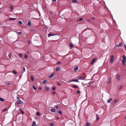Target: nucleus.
<instances>
[{
  "mask_svg": "<svg viewBox=\"0 0 126 126\" xmlns=\"http://www.w3.org/2000/svg\"><path fill=\"white\" fill-rule=\"evenodd\" d=\"M17 99H18L19 100H20V98H19V97H17Z\"/></svg>",
  "mask_w": 126,
  "mask_h": 126,
  "instance_id": "864d4df0",
  "label": "nucleus"
},
{
  "mask_svg": "<svg viewBox=\"0 0 126 126\" xmlns=\"http://www.w3.org/2000/svg\"><path fill=\"white\" fill-rule=\"evenodd\" d=\"M23 72H24L25 71V68L24 67H23Z\"/></svg>",
  "mask_w": 126,
  "mask_h": 126,
  "instance_id": "7c9ffc66",
  "label": "nucleus"
},
{
  "mask_svg": "<svg viewBox=\"0 0 126 126\" xmlns=\"http://www.w3.org/2000/svg\"><path fill=\"white\" fill-rule=\"evenodd\" d=\"M94 19V17L92 18V19L93 20Z\"/></svg>",
  "mask_w": 126,
  "mask_h": 126,
  "instance_id": "052dcab7",
  "label": "nucleus"
},
{
  "mask_svg": "<svg viewBox=\"0 0 126 126\" xmlns=\"http://www.w3.org/2000/svg\"><path fill=\"white\" fill-rule=\"evenodd\" d=\"M73 46V44L72 43L70 44H69V47L71 48H72Z\"/></svg>",
  "mask_w": 126,
  "mask_h": 126,
  "instance_id": "a211bd4d",
  "label": "nucleus"
},
{
  "mask_svg": "<svg viewBox=\"0 0 126 126\" xmlns=\"http://www.w3.org/2000/svg\"><path fill=\"white\" fill-rule=\"evenodd\" d=\"M61 68V67H58L56 69V71H57L59 70H60Z\"/></svg>",
  "mask_w": 126,
  "mask_h": 126,
  "instance_id": "f3484780",
  "label": "nucleus"
},
{
  "mask_svg": "<svg viewBox=\"0 0 126 126\" xmlns=\"http://www.w3.org/2000/svg\"><path fill=\"white\" fill-rule=\"evenodd\" d=\"M20 110L22 114H23L24 113V111H23L22 109H20Z\"/></svg>",
  "mask_w": 126,
  "mask_h": 126,
  "instance_id": "5701e85b",
  "label": "nucleus"
},
{
  "mask_svg": "<svg viewBox=\"0 0 126 126\" xmlns=\"http://www.w3.org/2000/svg\"><path fill=\"white\" fill-rule=\"evenodd\" d=\"M45 88L46 90L47 91L49 89V87L48 86H46L45 87Z\"/></svg>",
  "mask_w": 126,
  "mask_h": 126,
  "instance_id": "6ab92c4d",
  "label": "nucleus"
},
{
  "mask_svg": "<svg viewBox=\"0 0 126 126\" xmlns=\"http://www.w3.org/2000/svg\"><path fill=\"white\" fill-rule=\"evenodd\" d=\"M72 81L73 82H79V81L78 79H72Z\"/></svg>",
  "mask_w": 126,
  "mask_h": 126,
  "instance_id": "9d476101",
  "label": "nucleus"
},
{
  "mask_svg": "<svg viewBox=\"0 0 126 126\" xmlns=\"http://www.w3.org/2000/svg\"><path fill=\"white\" fill-rule=\"evenodd\" d=\"M10 84V83H7V85H9Z\"/></svg>",
  "mask_w": 126,
  "mask_h": 126,
  "instance_id": "3c124183",
  "label": "nucleus"
},
{
  "mask_svg": "<svg viewBox=\"0 0 126 126\" xmlns=\"http://www.w3.org/2000/svg\"><path fill=\"white\" fill-rule=\"evenodd\" d=\"M54 73H52L49 76V77L50 78H51L54 76Z\"/></svg>",
  "mask_w": 126,
  "mask_h": 126,
  "instance_id": "39448f33",
  "label": "nucleus"
},
{
  "mask_svg": "<svg viewBox=\"0 0 126 126\" xmlns=\"http://www.w3.org/2000/svg\"><path fill=\"white\" fill-rule=\"evenodd\" d=\"M32 126H37L35 121H34L33 122V123L32 124Z\"/></svg>",
  "mask_w": 126,
  "mask_h": 126,
  "instance_id": "0eeeda50",
  "label": "nucleus"
},
{
  "mask_svg": "<svg viewBox=\"0 0 126 126\" xmlns=\"http://www.w3.org/2000/svg\"><path fill=\"white\" fill-rule=\"evenodd\" d=\"M123 45V44L122 43H120L118 45H117L116 46V47H119L121 46H122Z\"/></svg>",
  "mask_w": 126,
  "mask_h": 126,
  "instance_id": "9b49d317",
  "label": "nucleus"
},
{
  "mask_svg": "<svg viewBox=\"0 0 126 126\" xmlns=\"http://www.w3.org/2000/svg\"><path fill=\"white\" fill-rule=\"evenodd\" d=\"M29 42H29H29H28V43H29Z\"/></svg>",
  "mask_w": 126,
  "mask_h": 126,
  "instance_id": "69168bd1",
  "label": "nucleus"
},
{
  "mask_svg": "<svg viewBox=\"0 0 126 126\" xmlns=\"http://www.w3.org/2000/svg\"><path fill=\"white\" fill-rule=\"evenodd\" d=\"M125 119H126V115L125 116Z\"/></svg>",
  "mask_w": 126,
  "mask_h": 126,
  "instance_id": "680f3d73",
  "label": "nucleus"
},
{
  "mask_svg": "<svg viewBox=\"0 0 126 126\" xmlns=\"http://www.w3.org/2000/svg\"><path fill=\"white\" fill-rule=\"evenodd\" d=\"M112 98H110L108 100L107 102L108 103H110L112 100Z\"/></svg>",
  "mask_w": 126,
  "mask_h": 126,
  "instance_id": "f8f14e48",
  "label": "nucleus"
},
{
  "mask_svg": "<svg viewBox=\"0 0 126 126\" xmlns=\"http://www.w3.org/2000/svg\"><path fill=\"white\" fill-rule=\"evenodd\" d=\"M21 102H22V101L20 100H18V101L17 102V103L18 104H20L21 103Z\"/></svg>",
  "mask_w": 126,
  "mask_h": 126,
  "instance_id": "2eb2a0df",
  "label": "nucleus"
},
{
  "mask_svg": "<svg viewBox=\"0 0 126 126\" xmlns=\"http://www.w3.org/2000/svg\"><path fill=\"white\" fill-rule=\"evenodd\" d=\"M83 20V18H80L79 19V21H80Z\"/></svg>",
  "mask_w": 126,
  "mask_h": 126,
  "instance_id": "e433bc0d",
  "label": "nucleus"
},
{
  "mask_svg": "<svg viewBox=\"0 0 126 126\" xmlns=\"http://www.w3.org/2000/svg\"><path fill=\"white\" fill-rule=\"evenodd\" d=\"M124 46L125 47V48L126 49V46L125 44L124 45Z\"/></svg>",
  "mask_w": 126,
  "mask_h": 126,
  "instance_id": "5fc2aeb1",
  "label": "nucleus"
},
{
  "mask_svg": "<svg viewBox=\"0 0 126 126\" xmlns=\"http://www.w3.org/2000/svg\"><path fill=\"white\" fill-rule=\"evenodd\" d=\"M55 87H53L52 89V90H53V91H54L55 90Z\"/></svg>",
  "mask_w": 126,
  "mask_h": 126,
  "instance_id": "58836bf2",
  "label": "nucleus"
},
{
  "mask_svg": "<svg viewBox=\"0 0 126 126\" xmlns=\"http://www.w3.org/2000/svg\"><path fill=\"white\" fill-rule=\"evenodd\" d=\"M96 118L97 121H98L99 119V118L98 116V115L97 114H96Z\"/></svg>",
  "mask_w": 126,
  "mask_h": 126,
  "instance_id": "412c9836",
  "label": "nucleus"
},
{
  "mask_svg": "<svg viewBox=\"0 0 126 126\" xmlns=\"http://www.w3.org/2000/svg\"><path fill=\"white\" fill-rule=\"evenodd\" d=\"M33 80H34L33 77H32V81H33Z\"/></svg>",
  "mask_w": 126,
  "mask_h": 126,
  "instance_id": "8fccbe9b",
  "label": "nucleus"
},
{
  "mask_svg": "<svg viewBox=\"0 0 126 126\" xmlns=\"http://www.w3.org/2000/svg\"><path fill=\"white\" fill-rule=\"evenodd\" d=\"M72 87L75 89L76 88H78L79 89V87H78L76 85H73L72 86Z\"/></svg>",
  "mask_w": 126,
  "mask_h": 126,
  "instance_id": "aec40b11",
  "label": "nucleus"
},
{
  "mask_svg": "<svg viewBox=\"0 0 126 126\" xmlns=\"http://www.w3.org/2000/svg\"><path fill=\"white\" fill-rule=\"evenodd\" d=\"M47 82V81L46 80H44L43 81V83H45Z\"/></svg>",
  "mask_w": 126,
  "mask_h": 126,
  "instance_id": "f704fd0d",
  "label": "nucleus"
},
{
  "mask_svg": "<svg viewBox=\"0 0 126 126\" xmlns=\"http://www.w3.org/2000/svg\"><path fill=\"white\" fill-rule=\"evenodd\" d=\"M90 124L89 123H87L86 124V126H89V125Z\"/></svg>",
  "mask_w": 126,
  "mask_h": 126,
  "instance_id": "473e14b6",
  "label": "nucleus"
},
{
  "mask_svg": "<svg viewBox=\"0 0 126 126\" xmlns=\"http://www.w3.org/2000/svg\"><path fill=\"white\" fill-rule=\"evenodd\" d=\"M77 93L78 94H79L80 93V92L79 91H77Z\"/></svg>",
  "mask_w": 126,
  "mask_h": 126,
  "instance_id": "37998d69",
  "label": "nucleus"
},
{
  "mask_svg": "<svg viewBox=\"0 0 126 126\" xmlns=\"http://www.w3.org/2000/svg\"><path fill=\"white\" fill-rule=\"evenodd\" d=\"M12 72L14 74H17V72L14 70H13Z\"/></svg>",
  "mask_w": 126,
  "mask_h": 126,
  "instance_id": "b1692460",
  "label": "nucleus"
},
{
  "mask_svg": "<svg viewBox=\"0 0 126 126\" xmlns=\"http://www.w3.org/2000/svg\"><path fill=\"white\" fill-rule=\"evenodd\" d=\"M27 55H25V59H26L27 58Z\"/></svg>",
  "mask_w": 126,
  "mask_h": 126,
  "instance_id": "a19ab883",
  "label": "nucleus"
},
{
  "mask_svg": "<svg viewBox=\"0 0 126 126\" xmlns=\"http://www.w3.org/2000/svg\"><path fill=\"white\" fill-rule=\"evenodd\" d=\"M57 119H59V118H58V117H57Z\"/></svg>",
  "mask_w": 126,
  "mask_h": 126,
  "instance_id": "bf43d9fd",
  "label": "nucleus"
},
{
  "mask_svg": "<svg viewBox=\"0 0 126 126\" xmlns=\"http://www.w3.org/2000/svg\"><path fill=\"white\" fill-rule=\"evenodd\" d=\"M51 36H52V34H51V33H49L48 35V37H49Z\"/></svg>",
  "mask_w": 126,
  "mask_h": 126,
  "instance_id": "393cba45",
  "label": "nucleus"
},
{
  "mask_svg": "<svg viewBox=\"0 0 126 126\" xmlns=\"http://www.w3.org/2000/svg\"><path fill=\"white\" fill-rule=\"evenodd\" d=\"M123 86L122 85H121L119 88V89H121L123 87Z\"/></svg>",
  "mask_w": 126,
  "mask_h": 126,
  "instance_id": "79ce46f5",
  "label": "nucleus"
},
{
  "mask_svg": "<svg viewBox=\"0 0 126 126\" xmlns=\"http://www.w3.org/2000/svg\"><path fill=\"white\" fill-rule=\"evenodd\" d=\"M118 101V100L117 99H115L114 101V103H115L117 102Z\"/></svg>",
  "mask_w": 126,
  "mask_h": 126,
  "instance_id": "4be33fe9",
  "label": "nucleus"
},
{
  "mask_svg": "<svg viewBox=\"0 0 126 126\" xmlns=\"http://www.w3.org/2000/svg\"><path fill=\"white\" fill-rule=\"evenodd\" d=\"M123 60L122 61V63L123 64L125 65V62L126 61V57L125 55L123 56Z\"/></svg>",
  "mask_w": 126,
  "mask_h": 126,
  "instance_id": "f257e3e1",
  "label": "nucleus"
},
{
  "mask_svg": "<svg viewBox=\"0 0 126 126\" xmlns=\"http://www.w3.org/2000/svg\"><path fill=\"white\" fill-rule=\"evenodd\" d=\"M72 81H72V80H69V81L68 82V83H70V82H72Z\"/></svg>",
  "mask_w": 126,
  "mask_h": 126,
  "instance_id": "c03bdc74",
  "label": "nucleus"
},
{
  "mask_svg": "<svg viewBox=\"0 0 126 126\" xmlns=\"http://www.w3.org/2000/svg\"><path fill=\"white\" fill-rule=\"evenodd\" d=\"M54 125V124L53 123H51L50 125V126H53Z\"/></svg>",
  "mask_w": 126,
  "mask_h": 126,
  "instance_id": "72a5a7b5",
  "label": "nucleus"
},
{
  "mask_svg": "<svg viewBox=\"0 0 126 126\" xmlns=\"http://www.w3.org/2000/svg\"><path fill=\"white\" fill-rule=\"evenodd\" d=\"M50 111L54 113L55 111V110L54 109H52L50 110Z\"/></svg>",
  "mask_w": 126,
  "mask_h": 126,
  "instance_id": "1a4fd4ad",
  "label": "nucleus"
},
{
  "mask_svg": "<svg viewBox=\"0 0 126 126\" xmlns=\"http://www.w3.org/2000/svg\"><path fill=\"white\" fill-rule=\"evenodd\" d=\"M29 52H28L27 53H29Z\"/></svg>",
  "mask_w": 126,
  "mask_h": 126,
  "instance_id": "774afa93",
  "label": "nucleus"
},
{
  "mask_svg": "<svg viewBox=\"0 0 126 126\" xmlns=\"http://www.w3.org/2000/svg\"><path fill=\"white\" fill-rule=\"evenodd\" d=\"M72 2L73 3L77 2L76 0H72Z\"/></svg>",
  "mask_w": 126,
  "mask_h": 126,
  "instance_id": "c85d7f7f",
  "label": "nucleus"
},
{
  "mask_svg": "<svg viewBox=\"0 0 126 126\" xmlns=\"http://www.w3.org/2000/svg\"><path fill=\"white\" fill-rule=\"evenodd\" d=\"M41 88L40 87V88H39V89H41Z\"/></svg>",
  "mask_w": 126,
  "mask_h": 126,
  "instance_id": "0e129e2a",
  "label": "nucleus"
},
{
  "mask_svg": "<svg viewBox=\"0 0 126 126\" xmlns=\"http://www.w3.org/2000/svg\"><path fill=\"white\" fill-rule=\"evenodd\" d=\"M52 0L55 2L56 1V0Z\"/></svg>",
  "mask_w": 126,
  "mask_h": 126,
  "instance_id": "4d7b16f0",
  "label": "nucleus"
},
{
  "mask_svg": "<svg viewBox=\"0 0 126 126\" xmlns=\"http://www.w3.org/2000/svg\"><path fill=\"white\" fill-rule=\"evenodd\" d=\"M6 110V109H4L3 110V111H5Z\"/></svg>",
  "mask_w": 126,
  "mask_h": 126,
  "instance_id": "603ef678",
  "label": "nucleus"
},
{
  "mask_svg": "<svg viewBox=\"0 0 126 126\" xmlns=\"http://www.w3.org/2000/svg\"><path fill=\"white\" fill-rule=\"evenodd\" d=\"M0 25H1V23H0Z\"/></svg>",
  "mask_w": 126,
  "mask_h": 126,
  "instance_id": "338daca9",
  "label": "nucleus"
},
{
  "mask_svg": "<svg viewBox=\"0 0 126 126\" xmlns=\"http://www.w3.org/2000/svg\"><path fill=\"white\" fill-rule=\"evenodd\" d=\"M13 6H10V9L11 10H12L13 9Z\"/></svg>",
  "mask_w": 126,
  "mask_h": 126,
  "instance_id": "c9c22d12",
  "label": "nucleus"
},
{
  "mask_svg": "<svg viewBox=\"0 0 126 126\" xmlns=\"http://www.w3.org/2000/svg\"><path fill=\"white\" fill-rule=\"evenodd\" d=\"M55 92H52V93H53V94H55Z\"/></svg>",
  "mask_w": 126,
  "mask_h": 126,
  "instance_id": "6e6d98bb",
  "label": "nucleus"
},
{
  "mask_svg": "<svg viewBox=\"0 0 126 126\" xmlns=\"http://www.w3.org/2000/svg\"><path fill=\"white\" fill-rule=\"evenodd\" d=\"M58 113L60 115H61L62 114V112L60 110L58 112Z\"/></svg>",
  "mask_w": 126,
  "mask_h": 126,
  "instance_id": "a878e982",
  "label": "nucleus"
},
{
  "mask_svg": "<svg viewBox=\"0 0 126 126\" xmlns=\"http://www.w3.org/2000/svg\"><path fill=\"white\" fill-rule=\"evenodd\" d=\"M27 25L28 26H30L31 25V23L30 21H29L28 22Z\"/></svg>",
  "mask_w": 126,
  "mask_h": 126,
  "instance_id": "dca6fc26",
  "label": "nucleus"
},
{
  "mask_svg": "<svg viewBox=\"0 0 126 126\" xmlns=\"http://www.w3.org/2000/svg\"><path fill=\"white\" fill-rule=\"evenodd\" d=\"M18 33L19 34H20L21 33V32H19Z\"/></svg>",
  "mask_w": 126,
  "mask_h": 126,
  "instance_id": "de8ad7c7",
  "label": "nucleus"
},
{
  "mask_svg": "<svg viewBox=\"0 0 126 126\" xmlns=\"http://www.w3.org/2000/svg\"><path fill=\"white\" fill-rule=\"evenodd\" d=\"M8 56L9 57H10V55H8Z\"/></svg>",
  "mask_w": 126,
  "mask_h": 126,
  "instance_id": "13d9d810",
  "label": "nucleus"
},
{
  "mask_svg": "<svg viewBox=\"0 0 126 126\" xmlns=\"http://www.w3.org/2000/svg\"><path fill=\"white\" fill-rule=\"evenodd\" d=\"M56 107L57 109H58L59 108V106H58V105H57Z\"/></svg>",
  "mask_w": 126,
  "mask_h": 126,
  "instance_id": "ea45409f",
  "label": "nucleus"
},
{
  "mask_svg": "<svg viewBox=\"0 0 126 126\" xmlns=\"http://www.w3.org/2000/svg\"><path fill=\"white\" fill-rule=\"evenodd\" d=\"M19 56L20 57H22L23 56L21 54H19Z\"/></svg>",
  "mask_w": 126,
  "mask_h": 126,
  "instance_id": "4c0bfd02",
  "label": "nucleus"
},
{
  "mask_svg": "<svg viewBox=\"0 0 126 126\" xmlns=\"http://www.w3.org/2000/svg\"><path fill=\"white\" fill-rule=\"evenodd\" d=\"M116 79L118 81H120V76L119 74H117L116 76Z\"/></svg>",
  "mask_w": 126,
  "mask_h": 126,
  "instance_id": "7ed1b4c3",
  "label": "nucleus"
},
{
  "mask_svg": "<svg viewBox=\"0 0 126 126\" xmlns=\"http://www.w3.org/2000/svg\"><path fill=\"white\" fill-rule=\"evenodd\" d=\"M56 35L55 34H52V36H54V35Z\"/></svg>",
  "mask_w": 126,
  "mask_h": 126,
  "instance_id": "09e8293b",
  "label": "nucleus"
},
{
  "mask_svg": "<svg viewBox=\"0 0 126 126\" xmlns=\"http://www.w3.org/2000/svg\"><path fill=\"white\" fill-rule=\"evenodd\" d=\"M78 69V67H76L74 68V70L75 72H76Z\"/></svg>",
  "mask_w": 126,
  "mask_h": 126,
  "instance_id": "6e6552de",
  "label": "nucleus"
},
{
  "mask_svg": "<svg viewBox=\"0 0 126 126\" xmlns=\"http://www.w3.org/2000/svg\"><path fill=\"white\" fill-rule=\"evenodd\" d=\"M96 59L95 58H94L92 60V62H91V64H93L94 63L95 61L96 60Z\"/></svg>",
  "mask_w": 126,
  "mask_h": 126,
  "instance_id": "20e7f679",
  "label": "nucleus"
},
{
  "mask_svg": "<svg viewBox=\"0 0 126 126\" xmlns=\"http://www.w3.org/2000/svg\"><path fill=\"white\" fill-rule=\"evenodd\" d=\"M18 23L20 25L22 24V21H20L18 22Z\"/></svg>",
  "mask_w": 126,
  "mask_h": 126,
  "instance_id": "c756f323",
  "label": "nucleus"
},
{
  "mask_svg": "<svg viewBox=\"0 0 126 126\" xmlns=\"http://www.w3.org/2000/svg\"><path fill=\"white\" fill-rule=\"evenodd\" d=\"M83 78L81 76H79L78 77V79L83 80Z\"/></svg>",
  "mask_w": 126,
  "mask_h": 126,
  "instance_id": "423d86ee",
  "label": "nucleus"
},
{
  "mask_svg": "<svg viewBox=\"0 0 126 126\" xmlns=\"http://www.w3.org/2000/svg\"><path fill=\"white\" fill-rule=\"evenodd\" d=\"M111 79L110 78H109V81L108 82V84H110V83H111Z\"/></svg>",
  "mask_w": 126,
  "mask_h": 126,
  "instance_id": "4468645a",
  "label": "nucleus"
},
{
  "mask_svg": "<svg viewBox=\"0 0 126 126\" xmlns=\"http://www.w3.org/2000/svg\"><path fill=\"white\" fill-rule=\"evenodd\" d=\"M114 60V57L113 55H112L111 57V59L110 60V63H113Z\"/></svg>",
  "mask_w": 126,
  "mask_h": 126,
  "instance_id": "f03ea898",
  "label": "nucleus"
},
{
  "mask_svg": "<svg viewBox=\"0 0 126 126\" xmlns=\"http://www.w3.org/2000/svg\"><path fill=\"white\" fill-rule=\"evenodd\" d=\"M9 20H15L16 19V18H9Z\"/></svg>",
  "mask_w": 126,
  "mask_h": 126,
  "instance_id": "ddd939ff",
  "label": "nucleus"
},
{
  "mask_svg": "<svg viewBox=\"0 0 126 126\" xmlns=\"http://www.w3.org/2000/svg\"><path fill=\"white\" fill-rule=\"evenodd\" d=\"M57 84L59 86H60L61 85V84L60 83H57Z\"/></svg>",
  "mask_w": 126,
  "mask_h": 126,
  "instance_id": "49530a36",
  "label": "nucleus"
},
{
  "mask_svg": "<svg viewBox=\"0 0 126 126\" xmlns=\"http://www.w3.org/2000/svg\"><path fill=\"white\" fill-rule=\"evenodd\" d=\"M58 64H61V62H59L57 63Z\"/></svg>",
  "mask_w": 126,
  "mask_h": 126,
  "instance_id": "a18cd8bd",
  "label": "nucleus"
},
{
  "mask_svg": "<svg viewBox=\"0 0 126 126\" xmlns=\"http://www.w3.org/2000/svg\"><path fill=\"white\" fill-rule=\"evenodd\" d=\"M30 78H31V79H32V76H31V77Z\"/></svg>",
  "mask_w": 126,
  "mask_h": 126,
  "instance_id": "e2e57ef3",
  "label": "nucleus"
},
{
  "mask_svg": "<svg viewBox=\"0 0 126 126\" xmlns=\"http://www.w3.org/2000/svg\"><path fill=\"white\" fill-rule=\"evenodd\" d=\"M33 89L34 90H36V87L34 86V85H33Z\"/></svg>",
  "mask_w": 126,
  "mask_h": 126,
  "instance_id": "2f4dec72",
  "label": "nucleus"
},
{
  "mask_svg": "<svg viewBox=\"0 0 126 126\" xmlns=\"http://www.w3.org/2000/svg\"><path fill=\"white\" fill-rule=\"evenodd\" d=\"M0 101H4V99L2 98H0Z\"/></svg>",
  "mask_w": 126,
  "mask_h": 126,
  "instance_id": "cd10ccee",
  "label": "nucleus"
},
{
  "mask_svg": "<svg viewBox=\"0 0 126 126\" xmlns=\"http://www.w3.org/2000/svg\"><path fill=\"white\" fill-rule=\"evenodd\" d=\"M36 114L38 116H40V113L39 112H37L36 113Z\"/></svg>",
  "mask_w": 126,
  "mask_h": 126,
  "instance_id": "bb28decb",
  "label": "nucleus"
}]
</instances>
